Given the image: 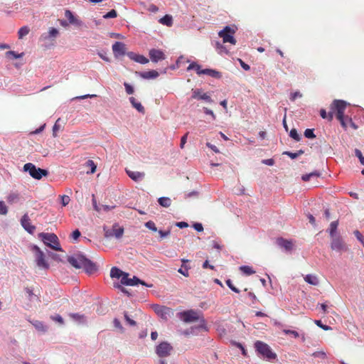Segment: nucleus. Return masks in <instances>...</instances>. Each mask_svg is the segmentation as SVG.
I'll list each match as a JSON object with an SVG mask.
<instances>
[{"label":"nucleus","mask_w":364,"mask_h":364,"mask_svg":"<svg viewBox=\"0 0 364 364\" xmlns=\"http://www.w3.org/2000/svg\"><path fill=\"white\" fill-rule=\"evenodd\" d=\"M68 262L76 269H84L88 273L92 274L97 271V267L91 260L86 258L84 255H77L68 257Z\"/></svg>","instance_id":"f257e3e1"},{"label":"nucleus","mask_w":364,"mask_h":364,"mask_svg":"<svg viewBox=\"0 0 364 364\" xmlns=\"http://www.w3.org/2000/svg\"><path fill=\"white\" fill-rule=\"evenodd\" d=\"M347 103L343 100H335L332 102L331 105V112H333V114H335L336 118L341 122L342 127L344 128L347 127V124L346 122V119L348 118L345 117L344 112L346 109Z\"/></svg>","instance_id":"f03ea898"},{"label":"nucleus","mask_w":364,"mask_h":364,"mask_svg":"<svg viewBox=\"0 0 364 364\" xmlns=\"http://www.w3.org/2000/svg\"><path fill=\"white\" fill-rule=\"evenodd\" d=\"M38 237L43 240L44 244L51 249L56 251H61V247L59 243L57 235L54 233H44L41 232Z\"/></svg>","instance_id":"7ed1b4c3"},{"label":"nucleus","mask_w":364,"mask_h":364,"mask_svg":"<svg viewBox=\"0 0 364 364\" xmlns=\"http://www.w3.org/2000/svg\"><path fill=\"white\" fill-rule=\"evenodd\" d=\"M23 168L24 171L28 172L29 175L34 179L40 180L43 176H47L48 175L47 170L37 168L32 163H27L24 164Z\"/></svg>","instance_id":"20e7f679"},{"label":"nucleus","mask_w":364,"mask_h":364,"mask_svg":"<svg viewBox=\"0 0 364 364\" xmlns=\"http://www.w3.org/2000/svg\"><path fill=\"white\" fill-rule=\"evenodd\" d=\"M255 348L259 354L269 360L275 359L277 358L276 353H273L271 348L262 341H256L255 343Z\"/></svg>","instance_id":"39448f33"},{"label":"nucleus","mask_w":364,"mask_h":364,"mask_svg":"<svg viewBox=\"0 0 364 364\" xmlns=\"http://www.w3.org/2000/svg\"><path fill=\"white\" fill-rule=\"evenodd\" d=\"M235 32V28L227 26L223 30L219 31L218 36L223 38V42L224 43H230L232 45H235L237 42L234 38Z\"/></svg>","instance_id":"423d86ee"},{"label":"nucleus","mask_w":364,"mask_h":364,"mask_svg":"<svg viewBox=\"0 0 364 364\" xmlns=\"http://www.w3.org/2000/svg\"><path fill=\"white\" fill-rule=\"evenodd\" d=\"M31 250L35 253L37 266L44 269H48L49 265L45 259L43 252L37 245H33Z\"/></svg>","instance_id":"0eeeda50"},{"label":"nucleus","mask_w":364,"mask_h":364,"mask_svg":"<svg viewBox=\"0 0 364 364\" xmlns=\"http://www.w3.org/2000/svg\"><path fill=\"white\" fill-rule=\"evenodd\" d=\"M173 348L168 342L164 341L159 343L156 348V353L160 358H165L171 355Z\"/></svg>","instance_id":"6e6552de"},{"label":"nucleus","mask_w":364,"mask_h":364,"mask_svg":"<svg viewBox=\"0 0 364 364\" xmlns=\"http://www.w3.org/2000/svg\"><path fill=\"white\" fill-rule=\"evenodd\" d=\"M331 248L333 250H335L336 252H343V251H347L348 247L341 238V236L338 235L336 237H331Z\"/></svg>","instance_id":"1a4fd4ad"},{"label":"nucleus","mask_w":364,"mask_h":364,"mask_svg":"<svg viewBox=\"0 0 364 364\" xmlns=\"http://www.w3.org/2000/svg\"><path fill=\"white\" fill-rule=\"evenodd\" d=\"M153 309L158 316L165 320L173 315V309L167 306L156 304L153 306Z\"/></svg>","instance_id":"9d476101"},{"label":"nucleus","mask_w":364,"mask_h":364,"mask_svg":"<svg viewBox=\"0 0 364 364\" xmlns=\"http://www.w3.org/2000/svg\"><path fill=\"white\" fill-rule=\"evenodd\" d=\"M178 317L186 323L196 321L199 318L198 313L193 310L180 312Z\"/></svg>","instance_id":"9b49d317"},{"label":"nucleus","mask_w":364,"mask_h":364,"mask_svg":"<svg viewBox=\"0 0 364 364\" xmlns=\"http://www.w3.org/2000/svg\"><path fill=\"white\" fill-rule=\"evenodd\" d=\"M105 236L106 237H115L116 238H120L124 233V228L119 227L117 224H114L112 226V229H105Z\"/></svg>","instance_id":"f8f14e48"},{"label":"nucleus","mask_w":364,"mask_h":364,"mask_svg":"<svg viewBox=\"0 0 364 364\" xmlns=\"http://www.w3.org/2000/svg\"><path fill=\"white\" fill-rule=\"evenodd\" d=\"M21 224L25 230L30 234H33L36 230V226L31 224V219L27 213L22 216Z\"/></svg>","instance_id":"ddd939ff"},{"label":"nucleus","mask_w":364,"mask_h":364,"mask_svg":"<svg viewBox=\"0 0 364 364\" xmlns=\"http://www.w3.org/2000/svg\"><path fill=\"white\" fill-rule=\"evenodd\" d=\"M112 50L115 57L124 55L126 53V45L117 41L112 45Z\"/></svg>","instance_id":"4468645a"},{"label":"nucleus","mask_w":364,"mask_h":364,"mask_svg":"<svg viewBox=\"0 0 364 364\" xmlns=\"http://www.w3.org/2000/svg\"><path fill=\"white\" fill-rule=\"evenodd\" d=\"M149 57L152 62L157 63L159 60H162L165 59V54L161 50L158 49H151L149 50Z\"/></svg>","instance_id":"2eb2a0df"},{"label":"nucleus","mask_w":364,"mask_h":364,"mask_svg":"<svg viewBox=\"0 0 364 364\" xmlns=\"http://www.w3.org/2000/svg\"><path fill=\"white\" fill-rule=\"evenodd\" d=\"M141 314V310L140 309H135L134 311H132L130 314L128 312H124V316L127 321V323L132 326H136V322L134 320V318H137V316Z\"/></svg>","instance_id":"dca6fc26"},{"label":"nucleus","mask_w":364,"mask_h":364,"mask_svg":"<svg viewBox=\"0 0 364 364\" xmlns=\"http://www.w3.org/2000/svg\"><path fill=\"white\" fill-rule=\"evenodd\" d=\"M192 98L197 100H203L210 103L213 102L210 96L208 95L207 93H203L200 89L193 90Z\"/></svg>","instance_id":"f3484780"},{"label":"nucleus","mask_w":364,"mask_h":364,"mask_svg":"<svg viewBox=\"0 0 364 364\" xmlns=\"http://www.w3.org/2000/svg\"><path fill=\"white\" fill-rule=\"evenodd\" d=\"M126 173H127L129 177L135 182L141 181L145 177L144 172L134 171L126 169Z\"/></svg>","instance_id":"a211bd4d"},{"label":"nucleus","mask_w":364,"mask_h":364,"mask_svg":"<svg viewBox=\"0 0 364 364\" xmlns=\"http://www.w3.org/2000/svg\"><path fill=\"white\" fill-rule=\"evenodd\" d=\"M65 16L68 18L69 23L77 26H80L82 25V21L75 16L71 11L65 10Z\"/></svg>","instance_id":"6ab92c4d"},{"label":"nucleus","mask_w":364,"mask_h":364,"mask_svg":"<svg viewBox=\"0 0 364 364\" xmlns=\"http://www.w3.org/2000/svg\"><path fill=\"white\" fill-rule=\"evenodd\" d=\"M277 245L284 248L287 251H291L293 249V243L291 240L284 238H278L277 240Z\"/></svg>","instance_id":"aec40b11"},{"label":"nucleus","mask_w":364,"mask_h":364,"mask_svg":"<svg viewBox=\"0 0 364 364\" xmlns=\"http://www.w3.org/2000/svg\"><path fill=\"white\" fill-rule=\"evenodd\" d=\"M202 73L203 75H208L216 79H219L222 76L220 72L213 69H203Z\"/></svg>","instance_id":"412c9836"},{"label":"nucleus","mask_w":364,"mask_h":364,"mask_svg":"<svg viewBox=\"0 0 364 364\" xmlns=\"http://www.w3.org/2000/svg\"><path fill=\"white\" fill-rule=\"evenodd\" d=\"M304 280L306 282L314 285L317 286L319 284V281L316 275L314 274H307L304 277Z\"/></svg>","instance_id":"4be33fe9"},{"label":"nucleus","mask_w":364,"mask_h":364,"mask_svg":"<svg viewBox=\"0 0 364 364\" xmlns=\"http://www.w3.org/2000/svg\"><path fill=\"white\" fill-rule=\"evenodd\" d=\"M141 77H142L144 79H151V78H156L159 74L156 70H149L146 72H143L140 74Z\"/></svg>","instance_id":"5701e85b"},{"label":"nucleus","mask_w":364,"mask_h":364,"mask_svg":"<svg viewBox=\"0 0 364 364\" xmlns=\"http://www.w3.org/2000/svg\"><path fill=\"white\" fill-rule=\"evenodd\" d=\"M129 101L132 106L138 110L139 112L144 113V107L142 106V105L140 102H138L136 99L134 97H131L129 98Z\"/></svg>","instance_id":"b1692460"},{"label":"nucleus","mask_w":364,"mask_h":364,"mask_svg":"<svg viewBox=\"0 0 364 364\" xmlns=\"http://www.w3.org/2000/svg\"><path fill=\"white\" fill-rule=\"evenodd\" d=\"M159 21L160 23L167 26H171L173 24L172 16L168 14H166L164 17L161 18Z\"/></svg>","instance_id":"393cba45"},{"label":"nucleus","mask_w":364,"mask_h":364,"mask_svg":"<svg viewBox=\"0 0 364 364\" xmlns=\"http://www.w3.org/2000/svg\"><path fill=\"white\" fill-rule=\"evenodd\" d=\"M338 225V220L333 221V222L331 223L330 227H329V229H328V232H329V235H330L331 237H336L337 236V235H336V232L337 230Z\"/></svg>","instance_id":"a878e982"},{"label":"nucleus","mask_w":364,"mask_h":364,"mask_svg":"<svg viewBox=\"0 0 364 364\" xmlns=\"http://www.w3.org/2000/svg\"><path fill=\"white\" fill-rule=\"evenodd\" d=\"M159 205L164 208H168L171 205V200L168 197H161L158 199Z\"/></svg>","instance_id":"bb28decb"},{"label":"nucleus","mask_w":364,"mask_h":364,"mask_svg":"<svg viewBox=\"0 0 364 364\" xmlns=\"http://www.w3.org/2000/svg\"><path fill=\"white\" fill-rule=\"evenodd\" d=\"M123 272L119 268L114 267L110 270V277L112 278H120L123 274Z\"/></svg>","instance_id":"cd10ccee"},{"label":"nucleus","mask_w":364,"mask_h":364,"mask_svg":"<svg viewBox=\"0 0 364 364\" xmlns=\"http://www.w3.org/2000/svg\"><path fill=\"white\" fill-rule=\"evenodd\" d=\"M321 176V173L319 171H315L308 174H304L301 176V179L304 181H309L311 178L316 177L318 178Z\"/></svg>","instance_id":"c85d7f7f"},{"label":"nucleus","mask_w":364,"mask_h":364,"mask_svg":"<svg viewBox=\"0 0 364 364\" xmlns=\"http://www.w3.org/2000/svg\"><path fill=\"white\" fill-rule=\"evenodd\" d=\"M187 70H195L198 75H202V73H203L202 71L203 69H201L200 65H199L196 63L193 62L188 65V67L187 68Z\"/></svg>","instance_id":"c756f323"},{"label":"nucleus","mask_w":364,"mask_h":364,"mask_svg":"<svg viewBox=\"0 0 364 364\" xmlns=\"http://www.w3.org/2000/svg\"><path fill=\"white\" fill-rule=\"evenodd\" d=\"M19 200V194L17 193H11L7 196V201L9 203L18 202Z\"/></svg>","instance_id":"7c9ffc66"},{"label":"nucleus","mask_w":364,"mask_h":364,"mask_svg":"<svg viewBox=\"0 0 364 364\" xmlns=\"http://www.w3.org/2000/svg\"><path fill=\"white\" fill-rule=\"evenodd\" d=\"M30 28L25 26L21 27L18 31V36L19 39H22L24 36L28 34Z\"/></svg>","instance_id":"2f4dec72"},{"label":"nucleus","mask_w":364,"mask_h":364,"mask_svg":"<svg viewBox=\"0 0 364 364\" xmlns=\"http://www.w3.org/2000/svg\"><path fill=\"white\" fill-rule=\"evenodd\" d=\"M58 34V31L55 28H51L49 30L48 36L42 35L41 38L46 40L48 38H55Z\"/></svg>","instance_id":"473e14b6"},{"label":"nucleus","mask_w":364,"mask_h":364,"mask_svg":"<svg viewBox=\"0 0 364 364\" xmlns=\"http://www.w3.org/2000/svg\"><path fill=\"white\" fill-rule=\"evenodd\" d=\"M240 269L243 274L246 275H251L255 273V271L253 270V269L250 266H241Z\"/></svg>","instance_id":"72a5a7b5"},{"label":"nucleus","mask_w":364,"mask_h":364,"mask_svg":"<svg viewBox=\"0 0 364 364\" xmlns=\"http://www.w3.org/2000/svg\"><path fill=\"white\" fill-rule=\"evenodd\" d=\"M320 115L323 119H327L328 121H331L333 117V112H331V110L327 113L323 109H321Z\"/></svg>","instance_id":"f704fd0d"},{"label":"nucleus","mask_w":364,"mask_h":364,"mask_svg":"<svg viewBox=\"0 0 364 364\" xmlns=\"http://www.w3.org/2000/svg\"><path fill=\"white\" fill-rule=\"evenodd\" d=\"M303 153H304V151L299 150V151H298L297 152H295V153H292L291 151H284L283 153V154L287 155L291 159H296V157H298L299 156L301 155Z\"/></svg>","instance_id":"c9c22d12"},{"label":"nucleus","mask_w":364,"mask_h":364,"mask_svg":"<svg viewBox=\"0 0 364 364\" xmlns=\"http://www.w3.org/2000/svg\"><path fill=\"white\" fill-rule=\"evenodd\" d=\"M190 269L189 267H188L186 264H182L181 267L178 270V272L183 274V276L188 277L189 276L188 269Z\"/></svg>","instance_id":"e433bc0d"},{"label":"nucleus","mask_w":364,"mask_h":364,"mask_svg":"<svg viewBox=\"0 0 364 364\" xmlns=\"http://www.w3.org/2000/svg\"><path fill=\"white\" fill-rule=\"evenodd\" d=\"M134 61L141 64H146L149 62V60L145 56L138 54L134 58Z\"/></svg>","instance_id":"4c0bfd02"},{"label":"nucleus","mask_w":364,"mask_h":364,"mask_svg":"<svg viewBox=\"0 0 364 364\" xmlns=\"http://www.w3.org/2000/svg\"><path fill=\"white\" fill-rule=\"evenodd\" d=\"M129 281L132 283V284H128V286H134V285H136L138 284H141L142 285H146L145 284L144 282L140 280L139 278H137L136 277H134L133 278L130 279L129 278Z\"/></svg>","instance_id":"58836bf2"},{"label":"nucleus","mask_w":364,"mask_h":364,"mask_svg":"<svg viewBox=\"0 0 364 364\" xmlns=\"http://www.w3.org/2000/svg\"><path fill=\"white\" fill-rule=\"evenodd\" d=\"M23 53H21V54H17L14 51H12V50H10V51H7L6 53V57L8 58H21L23 56Z\"/></svg>","instance_id":"ea45409f"},{"label":"nucleus","mask_w":364,"mask_h":364,"mask_svg":"<svg viewBox=\"0 0 364 364\" xmlns=\"http://www.w3.org/2000/svg\"><path fill=\"white\" fill-rule=\"evenodd\" d=\"M289 136L296 141H299L301 139L300 135L295 129H292L290 131Z\"/></svg>","instance_id":"a19ab883"},{"label":"nucleus","mask_w":364,"mask_h":364,"mask_svg":"<svg viewBox=\"0 0 364 364\" xmlns=\"http://www.w3.org/2000/svg\"><path fill=\"white\" fill-rule=\"evenodd\" d=\"M121 277H122L121 283L122 284L128 285V284H132L129 281V278L128 277V274L127 273L124 272Z\"/></svg>","instance_id":"79ce46f5"},{"label":"nucleus","mask_w":364,"mask_h":364,"mask_svg":"<svg viewBox=\"0 0 364 364\" xmlns=\"http://www.w3.org/2000/svg\"><path fill=\"white\" fill-rule=\"evenodd\" d=\"M117 16V13L114 9L111 10L110 11L107 12L106 14L103 16L104 18H116Z\"/></svg>","instance_id":"37998d69"},{"label":"nucleus","mask_w":364,"mask_h":364,"mask_svg":"<svg viewBox=\"0 0 364 364\" xmlns=\"http://www.w3.org/2000/svg\"><path fill=\"white\" fill-rule=\"evenodd\" d=\"M304 136L308 139H314L316 137L314 129H306L304 132Z\"/></svg>","instance_id":"c03bdc74"},{"label":"nucleus","mask_w":364,"mask_h":364,"mask_svg":"<svg viewBox=\"0 0 364 364\" xmlns=\"http://www.w3.org/2000/svg\"><path fill=\"white\" fill-rule=\"evenodd\" d=\"M145 226L147 228H149V230H152L154 232H156L157 231V228L156 227L155 223L153 221H151V220H149V221L146 222L145 223Z\"/></svg>","instance_id":"a18cd8bd"},{"label":"nucleus","mask_w":364,"mask_h":364,"mask_svg":"<svg viewBox=\"0 0 364 364\" xmlns=\"http://www.w3.org/2000/svg\"><path fill=\"white\" fill-rule=\"evenodd\" d=\"M8 213V208L4 201H0V214L6 215Z\"/></svg>","instance_id":"49530a36"},{"label":"nucleus","mask_w":364,"mask_h":364,"mask_svg":"<svg viewBox=\"0 0 364 364\" xmlns=\"http://www.w3.org/2000/svg\"><path fill=\"white\" fill-rule=\"evenodd\" d=\"M355 154L359 159V161L362 165H364V156L362 154V152L358 149H355Z\"/></svg>","instance_id":"de8ad7c7"},{"label":"nucleus","mask_w":364,"mask_h":364,"mask_svg":"<svg viewBox=\"0 0 364 364\" xmlns=\"http://www.w3.org/2000/svg\"><path fill=\"white\" fill-rule=\"evenodd\" d=\"M60 197L61 199V203L63 206L67 205L70 201V198L68 196L63 195V196H60Z\"/></svg>","instance_id":"09e8293b"},{"label":"nucleus","mask_w":364,"mask_h":364,"mask_svg":"<svg viewBox=\"0 0 364 364\" xmlns=\"http://www.w3.org/2000/svg\"><path fill=\"white\" fill-rule=\"evenodd\" d=\"M87 166L90 167V173H93L96 171V165L92 160H88L87 161Z\"/></svg>","instance_id":"8fccbe9b"},{"label":"nucleus","mask_w":364,"mask_h":364,"mask_svg":"<svg viewBox=\"0 0 364 364\" xmlns=\"http://www.w3.org/2000/svg\"><path fill=\"white\" fill-rule=\"evenodd\" d=\"M283 332H284V333H285L286 335H291V336H293L294 338H298V337L299 336V333H298L297 331H296L284 329V330H283Z\"/></svg>","instance_id":"3c124183"},{"label":"nucleus","mask_w":364,"mask_h":364,"mask_svg":"<svg viewBox=\"0 0 364 364\" xmlns=\"http://www.w3.org/2000/svg\"><path fill=\"white\" fill-rule=\"evenodd\" d=\"M226 284L234 292H235V293H239L240 292V290L233 285V284H232V281L230 279H228L226 281Z\"/></svg>","instance_id":"603ef678"},{"label":"nucleus","mask_w":364,"mask_h":364,"mask_svg":"<svg viewBox=\"0 0 364 364\" xmlns=\"http://www.w3.org/2000/svg\"><path fill=\"white\" fill-rule=\"evenodd\" d=\"M301 97H302V94L299 91H296V92L291 93L290 100L291 101H294V100H296V99L300 98Z\"/></svg>","instance_id":"864d4df0"},{"label":"nucleus","mask_w":364,"mask_h":364,"mask_svg":"<svg viewBox=\"0 0 364 364\" xmlns=\"http://www.w3.org/2000/svg\"><path fill=\"white\" fill-rule=\"evenodd\" d=\"M124 87H125V90H126V92L128 95H132L134 93V88L132 85H130L129 83L127 82H124Z\"/></svg>","instance_id":"5fc2aeb1"},{"label":"nucleus","mask_w":364,"mask_h":364,"mask_svg":"<svg viewBox=\"0 0 364 364\" xmlns=\"http://www.w3.org/2000/svg\"><path fill=\"white\" fill-rule=\"evenodd\" d=\"M59 121H60V119H58L55 122V123L53 127V135L54 137L57 136V132L60 129V125L58 124Z\"/></svg>","instance_id":"6e6d98bb"},{"label":"nucleus","mask_w":364,"mask_h":364,"mask_svg":"<svg viewBox=\"0 0 364 364\" xmlns=\"http://www.w3.org/2000/svg\"><path fill=\"white\" fill-rule=\"evenodd\" d=\"M314 323L318 326H319L320 328H321L322 329L325 330V331H328V330H330L331 329V327L328 326H326V325H323L321 321L320 320H316L314 321Z\"/></svg>","instance_id":"4d7b16f0"},{"label":"nucleus","mask_w":364,"mask_h":364,"mask_svg":"<svg viewBox=\"0 0 364 364\" xmlns=\"http://www.w3.org/2000/svg\"><path fill=\"white\" fill-rule=\"evenodd\" d=\"M70 316L73 319L76 320V321H82V320H84V316L83 315H80L79 314H70Z\"/></svg>","instance_id":"13d9d810"},{"label":"nucleus","mask_w":364,"mask_h":364,"mask_svg":"<svg viewBox=\"0 0 364 364\" xmlns=\"http://www.w3.org/2000/svg\"><path fill=\"white\" fill-rule=\"evenodd\" d=\"M113 323L115 328L119 329L121 331H123V327L119 319L114 318L113 321Z\"/></svg>","instance_id":"bf43d9fd"},{"label":"nucleus","mask_w":364,"mask_h":364,"mask_svg":"<svg viewBox=\"0 0 364 364\" xmlns=\"http://www.w3.org/2000/svg\"><path fill=\"white\" fill-rule=\"evenodd\" d=\"M188 134V133H186V134H185L181 137V144H180V147H181V149H183V148H184L185 144L186 143V141H187Z\"/></svg>","instance_id":"052dcab7"},{"label":"nucleus","mask_w":364,"mask_h":364,"mask_svg":"<svg viewBox=\"0 0 364 364\" xmlns=\"http://www.w3.org/2000/svg\"><path fill=\"white\" fill-rule=\"evenodd\" d=\"M92 204H93V208L94 209L97 211V212H100L101 210V207H100L97 203V201H96V199H95V195H92Z\"/></svg>","instance_id":"680f3d73"},{"label":"nucleus","mask_w":364,"mask_h":364,"mask_svg":"<svg viewBox=\"0 0 364 364\" xmlns=\"http://www.w3.org/2000/svg\"><path fill=\"white\" fill-rule=\"evenodd\" d=\"M216 46H217V48L220 50V53H228V50H226L225 47H224L221 43H216Z\"/></svg>","instance_id":"e2e57ef3"},{"label":"nucleus","mask_w":364,"mask_h":364,"mask_svg":"<svg viewBox=\"0 0 364 364\" xmlns=\"http://www.w3.org/2000/svg\"><path fill=\"white\" fill-rule=\"evenodd\" d=\"M354 235L360 242H363L364 237L358 230H355Z\"/></svg>","instance_id":"0e129e2a"},{"label":"nucleus","mask_w":364,"mask_h":364,"mask_svg":"<svg viewBox=\"0 0 364 364\" xmlns=\"http://www.w3.org/2000/svg\"><path fill=\"white\" fill-rule=\"evenodd\" d=\"M147 9L149 11L153 13H156L159 11V8L154 4H150Z\"/></svg>","instance_id":"69168bd1"},{"label":"nucleus","mask_w":364,"mask_h":364,"mask_svg":"<svg viewBox=\"0 0 364 364\" xmlns=\"http://www.w3.org/2000/svg\"><path fill=\"white\" fill-rule=\"evenodd\" d=\"M51 318H52V319H53V321H57V322L60 323V324H63V318H62L60 315H58V314H57V315H55V316H52Z\"/></svg>","instance_id":"338daca9"},{"label":"nucleus","mask_w":364,"mask_h":364,"mask_svg":"<svg viewBox=\"0 0 364 364\" xmlns=\"http://www.w3.org/2000/svg\"><path fill=\"white\" fill-rule=\"evenodd\" d=\"M193 228L198 232H202L203 230V227L201 223H195Z\"/></svg>","instance_id":"774afa93"}]
</instances>
